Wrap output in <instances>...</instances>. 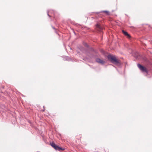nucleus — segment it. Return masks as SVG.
Returning a JSON list of instances; mask_svg holds the SVG:
<instances>
[{"label": "nucleus", "mask_w": 152, "mask_h": 152, "mask_svg": "<svg viewBox=\"0 0 152 152\" xmlns=\"http://www.w3.org/2000/svg\"><path fill=\"white\" fill-rule=\"evenodd\" d=\"M43 108H44V106H43Z\"/></svg>", "instance_id": "obj_15"}, {"label": "nucleus", "mask_w": 152, "mask_h": 152, "mask_svg": "<svg viewBox=\"0 0 152 152\" xmlns=\"http://www.w3.org/2000/svg\"><path fill=\"white\" fill-rule=\"evenodd\" d=\"M56 33L57 34V31H56Z\"/></svg>", "instance_id": "obj_12"}, {"label": "nucleus", "mask_w": 152, "mask_h": 152, "mask_svg": "<svg viewBox=\"0 0 152 152\" xmlns=\"http://www.w3.org/2000/svg\"><path fill=\"white\" fill-rule=\"evenodd\" d=\"M44 111V110H42L43 111Z\"/></svg>", "instance_id": "obj_14"}, {"label": "nucleus", "mask_w": 152, "mask_h": 152, "mask_svg": "<svg viewBox=\"0 0 152 152\" xmlns=\"http://www.w3.org/2000/svg\"><path fill=\"white\" fill-rule=\"evenodd\" d=\"M137 66L140 70L143 72L145 73L146 74L148 73V71L147 68L142 66L139 64H137Z\"/></svg>", "instance_id": "obj_3"}, {"label": "nucleus", "mask_w": 152, "mask_h": 152, "mask_svg": "<svg viewBox=\"0 0 152 152\" xmlns=\"http://www.w3.org/2000/svg\"><path fill=\"white\" fill-rule=\"evenodd\" d=\"M84 45L86 47H88V46L87 44H86V43H85Z\"/></svg>", "instance_id": "obj_10"}, {"label": "nucleus", "mask_w": 152, "mask_h": 152, "mask_svg": "<svg viewBox=\"0 0 152 152\" xmlns=\"http://www.w3.org/2000/svg\"><path fill=\"white\" fill-rule=\"evenodd\" d=\"M53 12V14H54H54H55V13H54V12Z\"/></svg>", "instance_id": "obj_13"}, {"label": "nucleus", "mask_w": 152, "mask_h": 152, "mask_svg": "<svg viewBox=\"0 0 152 152\" xmlns=\"http://www.w3.org/2000/svg\"><path fill=\"white\" fill-rule=\"evenodd\" d=\"M107 58L112 63L114 64H118L120 63L119 61L114 56L108 55L107 56Z\"/></svg>", "instance_id": "obj_1"}, {"label": "nucleus", "mask_w": 152, "mask_h": 152, "mask_svg": "<svg viewBox=\"0 0 152 152\" xmlns=\"http://www.w3.org/2000/svg\"><path fill=\"white\" fill-rule=\"evenodd\" d=\"M52 28L53 29H55V28L53 27H52Z\"/></svg>", "instance_id": "obj_11"}, {"label": "nucleus", "mask_w": 152, "mask_h": 152, "mask_svg": "<svg viewBox=\"0 0 152 152\" xmlns=\"http://www.w3.org/2000/svg\"><path fill=\"white\" fill-rule=\"evenodd\" d=\"M126 36H127V37L128 38H130V37H131V36L130 35L128 34V35H126Z\"/></svg>", "instance_id": "obj_8"}, {"label": "nucleus", "mask_w": 152, "mask_h": 152, "mask_svg": "<svg viewBox=\"0 0 152 152\" xmlns=\"http://www.w3.org/2000/svg\"><path fill=\"white\" fill-rule=\"evenodd\" d=\"M96 28L98 29V30L101 31L103 29V27H101L99 24H97L96 25Z\"/></svg>", "instance_id": "obj_5"}, {"label": "nucleus", "mask_w": 152, "mask_h": 152, "mask_svg": "<svg viewBox=\"0 0 152 152\" xmlns=\"http://www.w3.org/2000/svg\"><path fill=\"white\" fill-rule=\"evenodd\" d=\"M50 144L53 148H54L56 150L61 151V150H64L65 149L64 148H62L61 147H59L58 145L56 144L54 142L50 143Z\"/></svg>", "instance_id": "obj_2"}, {"label": "nucleus", "mask_w": 152, "mask_h": 152, "mask_svg": "<svg viewBox=\"0 0 152 152\" xmlns=\"http://www.w3.org/2000/svg\"><path fill=\"white\" fill-rule=\"evenodd\" d=\"M122 31L123 34L125 36H126L127 35H128V33L127 32L124 31V30H123Z\"/></svg>", "instance_id": "obj_6"}, {"label": "nucleus", "mask_w": 152, "mask_h": 152, "mask_svg": "<svg viewBox=\"0 0 152 152\" xmlns=\"http://www.w3.org/2000/svg\"><path fill=\"white\" fill-rule=\"evenodd\" d=\"M96 61L97 63L102 64H104L105 63V61L99 58H97L96 60Z\"/></svg>", "instance_id": "obj_4"}, {"label": "nucleus", "mask_w": 152, "mask_h": 152, "mask_svg": "<svg viewBox=\"0 0 152 152\" xmlns=\"http://www.w3.org/2000/svg\"><path fill=\"white\" fill-rule=\"evenodd\" d=\"M49 12H49V11H47V15H48V16H49V17H50L51 16H50V15H49Z\"/></svg>", "instance_id": "obj_9"}, {"label": "nucleus", "mask_w": 152, "mask_h": 152, "mask_svg": "<svg viewBox=\"0 0 152 152\" xmlns=\"http://www.w3.org/2000/svg\"><path fill=\"white\" fill-rule=\"evenodd\" d=\"M104 12L106 13L107 15H109V12L107 11H103Z\"/></svg>", "instance_id": "obj_7"}]
</instances>
